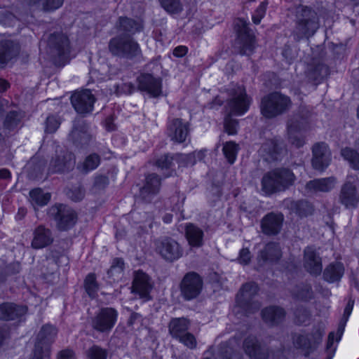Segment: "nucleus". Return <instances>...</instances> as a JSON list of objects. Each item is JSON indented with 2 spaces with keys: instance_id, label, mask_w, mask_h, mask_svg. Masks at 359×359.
Instances as JSON below:
<instances>
[{
  "instance_id": "nucleus-9",
  "label": "nucleus",
  "mask_w": 359,
  "mask_h": 359,
  "mask_svg": "<svg viewBox=\"0 0 359 359\" xmlns=\"http://www.w3.org/2000/svg\"><path fill=\"white\" fill-rule=\"evenodd\" d=\"M358 184V181L353 177L348 176L341 187L339 201L346 208H355L359 203Z\"/></svg>"
},
{
  "instance_id": "nucleus-15",
  "label": "nucleus",
  "mask_w": 359,
  "mask_h": 359,
  "mask_svg": "<svg viewBox=\"0 0 359 359\" xmlns=\"http://www.w3.org/2000/svg\"><path fill=\"white\" fill-rule=\"evenodd\" d=\"M138 89L156 97L162 93V79L151 74H141L137 79Z\"/></svg>"
},
{
  "instance_id": "nucleus-39",
  "label": "nucleus",
  "mask_w": 359,
  "mask_h": 359,
  "mask_svg": "<svg viewBox=\"0 0 359 359\" xmlns=\"http://www.w3.org/2000/svg\"><path fill=\"white\" fill-rule=\"evenodd\" d=\"M30 201L34 207L36 205L43 206L50 200V194L44 192L42 189L37 188L29 192Z\"/></svg>"
},
{
  "instance_id": "nucleus-26",
  "label": "nucleus",
  "mask_w": 359,
  "mask_h": 359,
  "mask_svg": "<svg viewBox=\"0 0 359 359\" xmlns=\"http://www.w3.org/2000/svg\"><path fill=\"white\" fill-rule=\"evenodd\" d=\"M337 179L334 177H324L310 180L306 184L305 189L308 194L329 192L334 189Z\"/></svg>"
},
{
  "instance_id": "nucleus-19",
  "label": "nucleus",
  "mask_w": 359,
  "mask_h": 359,
  "mask_svg": "<svg viewBox=\"0 0 359 359\" xmlns=\"http://www.w3.org/2000/svg\"><path fill=\"white\" fill-rule=\"evenodd\" d=\"M312 165L316 170H323L331 161V153L327 144L318 142L312 148Z\"/></svg>"
},
{
  "instance_id": "nucleus-32",
  "label": "nucleus",
  "mask_w": 359,
  "mask_h": 359,
  "mask_svg": "<svg viewBox=\"0 0 359 359\" xmlns=\"http://www.w3.org/2000/svg\"><path fill=\"white\" fill-rule=\"evenodd\" d=\"M69 136L74 144L81 147L87 144L91 139V136L88 133L87 127L83 125L81 121H75Z\"/></svg>"
},
{
  "instance_id": "nucleus-33",
  "label": "nucleus",
  "mask_w": 359,
  "mask_h": 359,
  "mask_svg": "<svg viewBox=\"0 0 359 359\" xmlns=\"http://www.w3.org/2000/svg\"><path fill=\"white\" fill-rule=\"evenodd\" d=\"M57 335V330L52 325H46L42 327L37 335L36 346L41 348H48L50 345L54 341Z\"/></svg>"
},
{
  "instance_id": "nucleus-4",
  "label": "nucleus",
  "mask_w": 359,
  "mask_h": 359,
  "mask_svg": "<svg viewBox=\"0 0 359 359\" xmlns=\"http://www.w3.org/2000/svg\"><path fill=\"white\" fill-rule=\"evenodd\" d=\"M109 49L113 55L128 59L141 54L140 45L130 35H120L112 38L109 43Z\"/></svg>"
},
{
  "instance_id": "nucleus-2",
  "label": "nucleus",
  "mask_w": 359,
  "mask_h": 359,
  "mask_svg": "<svg viewBox=\"0 0 359 359\" xmlns=\"http://www.w3.org/2000/svg\"><path fill=\"white\" fill-rule=\"evenodd\" d=\"M319 27L316 12L307 6H299L296 10L294 35L297 40L312 36Z\"/></svg>"
},
{
  "instance_id": "nucleus-8",
  "label": "nucleus",
  "mask_w": 359,
  "mask_h": 359,
  "mask_svg": "<svg viewBox=\"0 0 359 359\" xmlns=\"http://www.w3.org/2000/svg\"><path fill=\"white\" fill-rule=\"evenodd\" d=\"M48 213L55 220L57 228L61 231L72 228L76 221L75 212L69 207L62 204L52 206L49 209Z\"/></svg>"
},
{
  "instance_id": "nucleus-41",
  "label": "nucleus",
  "mask_w": 359,
  "mask_h": 359,
  "mask_svg": "<svg viewBox=\"0 0 359 359\" xmlns=\"http://www.w3.org/2000/svg\"><path fill=\"white\" fill-rule=\"evenodd\" d=\"M191 155H183V154H176L175 156H170L169 154H165L161 156L157 159L156 162V165L161 168V169H168L172 166V162L174 160H186L188 158H191Z\"/></svg>"
},
{
  "instance_id": "nucleus-51",
  "label": "nucleus",
  "mask_w": 359,
  "mask_h": 359,
  "mask_svg": "<svg viewBox=\"0 0 359 359\" xmlns=\"http://www.w3.org/2000/svg\"><path fill=\"white\" fill-rule=\"evenodd\" d=\"M107 351L98 346H93L88 350L90 359H107Z\"/></svg>"
},
{
  "instance_id": "nucleus-6",
  "label": "nucleus",
  "mask_w": 359,
  "mask_h": 359,
  "mask_svg": "<svg viewBox=\"0 0 359 359\" xmlns=\"http://www.w3.org/2000/svg\"><path fill=\"white\" fill-rule=\"evenodd\" d=\"M118 318V312L111 307L99 309L91 318L90 325L93 330L101 333H109L114 327Z\"/></svg>"
},
{
  "instance_id": "nucleus-45",
  "label": "nucleus",
  "mask_w": 359,
  "mask_h": 359,
  "mask_svg": "<svg viewBox=\"0 0 359 359\" xmlns=\"http://www.w3.org/2000/svg\"><path fill=\"white\" fill-rule=\"evenodd\" d=\"M100 163V158L96 154H92L88 156L82 165H81V171L88 172L95 170Z\"/></svg>"
},
{
  "instance_id": "nucleus-47",
  "label": "nucleus",
  "mask_w": 359,
  "mask_h": 359,
  "mask_svg": "<svg viewBox=\"0 0 359 359\" xmlns=\"http://www.w3.org/2000/svg\"><path fill=\"white\" fill-rule=\"evenodd\" d=\"M161 6L169 13H178L183 9L180 0H159Z\"/></svg>"
},
{
  "instance_id": "nucleus-14",
  "label": "nucleus",
  "mask_w": 359,
  "mask_h": 359,
  "mask_svg": "<svg viewBox=\"0 0 359 359\" xmlns=\"http://www.w3.org/2000/svg\"><path fill=\"white\" fill-rule=\"evenodd\" d=\"M95 102V98L89 90L76 92L71 97V102L74 109L81 114L90 113Z\"/></svg>"
},
{
  "instance_id": "nucleus-21",
  "label": "nucleus",
  "mask_w": 359,
  "mask_h": 359,
  "mask_svg": "<svg viewBox=\"0 0 359 359\" xmlns=\"http://www.w3.org/2000/svg\"><path fill=\"white\" fill-rule=\"evenodd\" d=\"M280 248L276 243H269L259 251L257 262L260 266L276 263L281 257Z\"/></svg>"
},
{
  "instance_id": "nucleus-18",
  "label": "nucleus",
  "mask_w": 359,
  "mask_h": 359,
  "mask_svg": "<svg viewBox=\"0 0 359 359\" xmlns=\"http://www.w3.org/2000/svg\"><path fill=\"white\" fill-rule=\"evenodd\" d=\"M48 46L50 53L59 57L67 55L70 50L68 37L61 32L50 35L48 40Z\"/></svg>"
},
{
  "instance_id": "nucleus-7",
  "label": "nucleus",
  "mask_w": 359,
  "mask_h": 359,
  "mask_svg": "<svg viewBox=\"0 0 359 359\" xmlns=\"http://www.w3.org/2000/svg\"><path fill=\"white\" fill-rule=\"evenodd\" d=\"M235 29L238 36L236 44L240 54L250 55L255 48V40L248 27V23L239 18L235 22Z\"/></svg>"
},
{
  "instance_id": "nucleus-48",
  "label": "nucleus",
  "mask_w": 359,
  "mask_h": 359,
  "mask_svg": "<svg viewBox=\"0 0 359 359\" xmlns=\"http://www.w3.org/2000/svg\"><path fill=\"white\" fill-rule=\"evenodd\" d=\"M85 289L90 297H94L97 290L98 285L96 282L95 274H88L85 279Z\"/></svg>"
},
{
  "instance_id": "nucleus-56",
  "label": "nucleus",
  "mask_w": 359,
  "mask_h": 359,
  "mask_svg": "<svg viewBox=\"0 0 359 359\" xmlns=\"http://www.w3.org/2000/svg\"><path fill=\"white\" fill-rule=\"evenodd\" d=\"M68 196L74 201H79L84 197V191L81 187H76L69 190Z\"/></svg>"
},
{
  "instance_id": "nucleus-31",
  "label": "nucleus",
  "mask_w": 359,
  "mask_h": 359,
  "mask_svg": "<svg viewBox=\"0 0 359 359\" xmlns=\"http://www.w3.org/2000/svg\"><path fill=\"white\" fill-rule=\"evenodd\" d=\"M191 322L187 318H172L168 325L169 334L177 339L188 331Z\"/></svg>"
},
{
  "instance_id": "nucleus-11",
  "label": "nucleus",
  "mask_w": 359,
  "mask_h": 359,
  "mask_svg": "<svg viewBox=\"0 0 359 359\" xmlns=\"http://www.w3.org/2000/svg\"><path fill=\"white\" fill-rule=\"evenodd\" d=\"M203 288V280L195 272L187 273L182 278L180 284L181 296L186 301H190L196 298Z\"/></svg>"
},
{
  "instance_id": "nucleus-43",
  "label": "nucleus",
  "mask_w": 359,
  "mask_h": 359,
  "mask_svg": "<svg viewBox=\"0 0 359 359\" xmlns=\"http://www.w3.org/2000/svg\"><path fill=\"white\" fill-rule=\"evenodd\" d=\"M124 269V262L121 258H114L111 266L108 270L109 277L112 278L114 280H117L121 278Z\"/></svg>"
},
{
  "instance_id": "nucleus-16",
  "label": "nucleus",
  "mask_w": 359,
  "mask_h": 359,
  "mask_svg": "<svg viewBox=\"0 0 359 359\" xmlns=\"http://www.w3.org/2000/svg\"><path fill=\"white\" fill-rule=\"evenodd\" d=\"M189 133V126L182 119L175 118L170 120L167 125V135L173 142L183 143Z\"/></svg>"
},
{
  "instance_id": "nucleus-36",
  "label": "nucleus",
  "mask_w": 359,
  "mask_h": 359,
  "mask_svg": "<svg viewBox=\"0 0 359 359\" xmlns=\"http://www.w3.org/2000/svg\"><path fill=\"white\" fill-rule=\"evenodd\" d=\"M344 268L341 263L334 262L328 265L323 273L325 280L333 283L338 281L344 275Z\"/></svg>"
},
{
  "instance_id": "nucleus-46",
  "label": "nucleus",
  "mask_w": 359,
  "mask_h": 359,
  "mask_svg": "<svg viewBox=\"0 0 359 359\" xmlns=\"http://www.w3.org/2000/svg\"><path fill=\"white\" fill-rule=\"evenodd\" d=\"M223 153L229 161L232 164L234 163L238 151V145L233 142H226L222 149Z\"/></svg>"
},
{
  "instance_id": "nucleus-27",
  "label": "nucleus",
  "mask_w": 359,
  "mask_h": 359,
  "mask_svg": "<svg viewBox=\"0 0 359 359\" xmlns=\"http://www.w3.org/2000/svg\"><path fill=\"white\" fill-rule=\"evenodd\" d=\"M152 285L149 276L142 271L135 273L133 282L132 291L138 294L141 298L149 299V292Z\"/></svg>"
},
{
  "instance_id": "nucleus-63",
  "label": "nucleus",
  "mask_w": 359,
  "mask_h": 359,
  "mask_svg": "<svg viewBox=\"0 0 359 359\" xmlns=\"http://www.w3.org/2000/svg\"><path fill=\"white\" fill-rule=\"evenodd\" d=\"M43 0H27V2L29 6H34L37 8H40L42 6V3Z\"/></svg>"
},
{
  "instance_id": "nucleus-52",
  "label": "nucleus",
  "mask_w": 359,
  "mask_h": 359,
  "mask_svg": "<svg viewBox=\"0 0 359 359\" xmlns=\"http://www.w3.org/2000/svg\"><path fill=\"white\" fill-rule=\"evenodd\" d=\"M267 5L268 2L266 1H264L260 4L259 7L255 11V13L252 15V19L255 25L259 24L262 19L264 18L266 13Z\"/></svg>"
},
{
  "instance_id": "nucleus-22",
  "label": "nucleus",
  "mask_w": 359,
  "mask_h": 359,
  "mask_svg": "<svg viewBox=\"0 0 359 359\" xmlns=\"http://www.w3.org/2000/svg\"><path fill=\"white\" fill-rule=\"evenodd\" d=\"M243 348L251 359H267L269 357L268 349L261 346L255 337H247L243 342Z\"/></svg>"
},
{
  "instance_id": "nucleus-28",
  "label": "nucleus",
  "mask_w": 359,
  "mask_h": 359,
  "mask_svg": "<svg viewBox=\"0 0 359 359\" xmlns=\"http://www.w3.org/2000/svg\"><path fill=\"white\" fill-rule=\"evenodd\" d=\"M185 238L191 248H199L204 244V232L197 225L188 223L184 227Z\"/></svg>"
},
{
  "instance_id": "nucleus-13",
  "label": "nucleus",
  "mask_w": 359,
  "mask_h": 359,
  "mask_svg": "<svg viewBox=\"0 0 359 359\" xmlns=\"http://www.w3.org/2000/svg\"><path fill=\"white\" fill-rule=\"evenodd\" d=\"M75 163V158L72 152L63 149L57 150L50 161L49 170L52 172H68L74 168Z\"/></svg>"
},
{
  "instance_id": "nucleus-23",
  "label": "nucleus",
  "mask_w": 359,
  "mask_h": 359,
  "mask_svg": "<svg viewBox=\"0 0 359 359\" xmlns=\"http://www.w3.org/2000/svg\"><path fill=\"white\" fill-rule=\"evenodd\" d=\"M304 266L311 275L317 276L323 270L321 257L310 247L304 250Z\"/></svg>"
},
{
  "instance_id": "nucleus-5",
  "label": "nucleus",
  "mask_w": 359,
  "mask_h": 359,
  "mask_svg": "<svg viewBox=\"0 0 359 359\" xmlns=\"http://www.w3.org/2000/svg\"><path fill=\"white\" fill-rule=\"evenodd\" d=\"M258 291V286L255 283H249L243 285L239 293L236 296V312L242 310L246 315L252 314L257 311L261 304L254 299Z\"/></svg>"
},
{
  "instance_id": "nucleus-17",
  "label": "nucleus",
  "mask_w": 359,
  "mask_h": 359,
  "mask_svg": "<svg viewBox=\"0 0 359 359\" xmlns=\"http://www.w3.org/2000/svg\"><path fill=\"white\" fill-rule=\"evenodd\" d=\"M259 152L266 161L273 162L280 160L285 151L279 140H268L262 145Z\"/></svg>"
},
{
  "instance_id": "nucleus-40",
  "label": "nucleus",
  "mask_w": 359,
  "mask_h": 359,
  "mask_svg": "<svg viewBox=\"0 0 359 359\" xmlns=\"http://www.w3.org/2000/svg\"><path fill=\"white\" fill-rule=\"evenodd\" d=\"M118 27L120 31L135 34L141 30L142 25L133 19L121 17Z\"/></svg>"
},
{
  "instance_id": "nucleus-10",
  "label": "nucleus",
  "mask_w": 359,
  "mask_h": 359,
  "mask_svg": "<svg viewBox=\"0 0 359 359\" xmlns=\"http://www.w3.org/2000/svg\"><path fill=\"white\" fill-rule=\"evenodd\" d=\"M157 253L166 261L173 262L180 259L183 255L182 247L175 239L165 237L155 241Z\"/></svg>"
},
{
  "instance_id": "nucleus-1",
  "label": "nucleus",
  "mask_w": 359,
  "mask_h": 359,
  "mask_svg": "<svg viewBox=\"0 0 359 359\" xmlns=\"http://www.w3.org/2000/svg\"><path fill=\"white\" fill-rule=\"evenodd\" d=\"M295 180V175L290 169L277 168L264 175L262 189L268 195L283 191L292 186Z\"/></svg>"
},
{
  "instance_id": "nucleus-64",
  "label": "nucleus",
  "mask_w": 359,
  "mask_h": 359,
  "mask_svg": "<svg viewBox=\"0 0 359 359\" xmlns=\"http://www.w3.org/2000/svg\"><path fill=\"white\" fill-rule=\"evenodd\" d=\"M295 344L299 347L305 346L307 344L306 337L304 336H299L295 341Z\"/></svg>"
},
{
  "instance_id": "nucleus-29",
  "label": "nucleus",
  "mask_w": 359,
  "mask_h": 359,
  "mask_svg": "<svg viewBox=\"0 0 359 359\" xmlns=\"http://www.w3.org/2000/svg\"><path fill=\"white\" fill-rule=\"evenodd\" d=\"M285 316V310L277 306H270L262 311L263 320L271 325H278L281 323Z\"/></svg>"
},
{
  "instance_id": "nucleus-44",
  "label": "nucleus",
  "mask_w": 359,
  "mask_h": 359,
  "mask_svg": "<svg viewBox=\"0 0 359 359\" xmlns=\"http://www.w3.org/2000/svg\"><path fill=\"white\" fill-rule=\"evenodd\" d=\"M341 155L354 169H359V153L350 147H345L341 150Z\"/></svg>"
},
{
  "instance_id": "nucleus-20",
  "label": "nucleus",
  "mask_w": 359,
  "mask_h": 359,
  "mask_svg": "<svg viewBox=\"0 0 359 359\" xmlns=\"http://www.w3.org/2000/svg\"><path fill=\"white\" fill-rule=\"evenodd\" d=\"M283 221L282 213L269 212L262 219V231L266 235H276L280 231Z\"/></svg>"
},
{
  "instance_id": "nucleus-12",
  "label": "nucleus",
  "mask_w": 359,
  "mask_h": 359,
  "mask_svg": "<svg viewBox=\"0 0 359 359\" xmlns=\"http://www.w3.org/2000/svg\"><path fill=\"white\" fill-rule=\"evenodd\" d=\"M250 104V100L245 88L243 86H237L232 90L231 97L226 104V109L230 114L241 116L248 110Z\"/></svg>"
},
{
  "instance_id": "nucleus-42",
  "label": "nucleus",
  "mask_w": 359,
  "mask_h": 359,
  "mask_svg": "<svg viewBox=\"0 0 359 359\" xmlns=\"http://www.w3.org/2000/svg\"><path fill=\"white\" fill-rule=\"evenodd\" d=\"M353 305H354V300L352 299L351 298H350L345 309H344L343 316H342V318L339 322V327L337 329V341L340 340V339L343 334L346 324V323L348 320V318L352 312Z\"/></svg>"
},
{
  "instance_id": "nucleus-30",
  "label": "nucleus",
  "mask_w": 359,
  "mask_h": 359,
  "mask_svg": "<svg viewBox=\"0 0 359 359\" xmlns=\"http://www.w3.org/2000/svg\"><path fill=\"white\" fill-rule=\"evenodd\" d=\"M19 53V46L12 41L0 42V67H4L8 61L16 57Z\"/></svg>"
},
{
  "instance_id": "nucleus-50",
  "label": "nucleus",
  "mask_w": 359,
  "mask_h": 359,
  "mask_svg": "<svg viewBox=\"0 0 359 359\" xmlns=\"http://www.w3.org/2000/svg\"><path fill=\"white\" fill-rule=\"evenodd\" d=\"M233 115L229 114L224 119V129L229 135H235L237 133L238 121L231 118Z\"/></svg>"
},
{
  "instance_id": "nucleus-37",
  "label": "nucleus",
  "mask_w": 359,
  "mask_h": 359,
  "mask_svg": "<svg viewBox=\"0 0 359 359\" xmlns=\"http://www.w3.org/2000/svg\"><path fill=\"white\" fill-rule=\"evenodd\" d=\"M288 208L300 217L311 215L313 210L311 204L306 201H290Z\"/></svg>"
},
{
  "instance_id": "nucleus-59",
  "label": "nucleus",
  "mask_w": 359,
  "mask_h": 359,
  "mask_svg": "<svg viewBox=\"0 0 359 359\" xmlns=\"http://www.w3.org/2000/svg\"><path fill=\"white\" fill-rule=\"evenodd\" d=\"M57 359H75L74 353L70 349L62 350L58 353Z\"/></svg>"
},
{
  "instance_id": "nucleus-35",
  "label": "nucleus",
  "mask_w": 359,
  "mask_h": 359,
  "mask_svg": "<svg viewBox=\"0 0 359 359\" xmlns=\"http://www.w3.org/2000/svg\"><path fill=\"white\" fill-rule=\"evenodd\" d=\"M26 312L24 306L12 303H4L0 305V319L13 320L22 316Z\"/></svg>"
},
{
  "instance_id": "nucleus-60",
  "label": "nucleus",
  "mask_w": 359,
  "mask_h": 359,
  "mask_svg": "<svg viewBox=\"0 0 359 359\" xmlns=\"http://www.w3.org/2000/svg\"><path fill=\"white\" fill-rule=\"evenodd\" d=\"M10 337L9 330L7 327H0V346L4 345Z\"/></svg>"
},
{
  "instance_id": "nucleus-61",
  "label": "nucleus",
  "mask_w": 359,
  "mask_h": 359,
  "mask_svg": "<svg viewBox=\"0 0 359 359\" xmlns=\"http://www.w3.org/2000/svg\"><path fill=\"white\" fill-rule=\"evenodd\" d=\"M316 71L319 72L318 74L314 76V79L317 80L318 78H323L327 74V67L325 65H320L316 67Z\"/></svg>"
},
{
  "instance_id": "nucleus-55",
  "label": "nucleus",
  "mask_w": 359,
  "mask_h": 359,
  "mask_svg": "<svg viewBox=\"0 0 359 359\" xmlns=\"http://www.w3.org/2000/svg\"><path fill=\"white\" fill-rule=\"evenodd\" d=\"M31 359H50V350L47 348L44 349L35 346Z\"/></svg>"
},
{
  "instance_id": "nucleus-25",
  "label": "nucleus",
  "mask_w": 359,
  "mask_h": 359,
  "mask_svg": "<svg viewBox=\"0 0 359 359\" xmlns=\"http://www.w3.org/2000/svg\"><path fill=\"white\" fill-rule=\"evenodd\" d=\"M161 187V179L156 174H150L145 179L144 185L140 189V197L149 202L156 195Z\"/></svg>"
},
{
  "instance_id": "nucleus-62",
  "label": "nucleus",
  "mask_w": 359,
  "mask_h": 359,
  "mask_svg": "<svg viewBox=\"0 0 359 359\" xmlns=\"http://www.w3.org/2000/svg\"><path fill=\"white\" fill-rule=\"evenodd\" d=\"M187 51H188V48L186 46H179L173 50V55L175 57H183L184 55H185L187 54Z\"/></svg>"
},
{
  "instance_id": "nucleus-58",
  "label": "nucleus",
  "mask_w": 359,
  "mask_h": 359,
  "mask_svg": "<svg viewBox=\"0 0 359 359\" xmlns=\"http://www.w3.org/2000/svg\"><path fill=\"white\" fill-rule=\"evenodd\" d=\"M251 259L250 252L248 248H243L240 251L238 260L241 264H248Z\"/></svg>"
},
{
  "instance_id": "nucleus-34",
  "label": "nucleus",
  "mask_w": 359,
  "mask_h": 359,
  "mask_svg": "<svg viewBox=\"0 0 359 359\" xmlns=\"http://www.w3.org/2000/svg\"><path fill=\"white\" fill-rule=\"evenodd\" d=\"M302 121L299 117H293L287 122V131L290 142L297 147L304 145L303 139L297 134L302 129Z\"/></svg>"
},
{
  "instance_id": "nucleus-53",
  "label": "nucleus",
  "mask_w": 359,
  "mask_h": 359,
  "mask_svg": "<svg viewBox=\"0 0 359 359\" xmlns=\"http://www.w3.org/2000/svg\"><path fill=\"white\" fill-rule=\"evenodd\" d=\"M64 0H43L41 9L45 11H54L63 4Z\"/></svg>"
},
{
  "instance_id": "nucleus-54",
  "label": "nucleus",
  "mask_w": 359,
  "mask_h": 359,
  "mask_svg": "<svg viewBox=\"0 0 359 359\" xmlns=\"http://www.w3.org/2000/svg\"><path fill=\"white\" fill-rule=\"evenodd\" d=\"M60 123L59 120L53 116H48L46 119V131L53 133L59 128Z\"/></svg>"
},
{
  "instance_id": "nucleus-38",
  "label": "nucleus",
  "mask_w": 359,
  "mask_h": 359,
  "mask_svg": "<svg viewBox=\"0 0 359 359\" xmlns=\"http://www.w3.org/2000/svg\"><path fill=\"white\" fill-rule=\"evenodd\" d=\"M292 294L296 299L304 302L309 301L313 297L312 287L306 283L296 285L292 290Z\"/></svg>"
},
{
  "instance_id": "nucleus-3",
  "label": "nucleus",
  "mask_w": 359,
  "mask_h": 359,
  "mask_svg": "<svg viewBox=\"0 0 359 359\" xmlns=\"http://www.w3.org/2000/svg\"><path fill=\"white\" fill-rule=\"evenodd\" d=\"M291 104L289 97L277 92L272 93L262 98L261 112L266 118H274L289 110Z\"/></svg>"
},
{
  "instance_id": "nucleus-24",
  "label": "nucleus",
  "mask_w": 359,
  "mask_h": 359,
  "mask_svg": "<svg viewBox=\"0 0 359 359\" xmlns=\"http://www.w3.org/2000/svg\"><path fill=\"white\" fill-rule=\"evenodd\" d=\"M54 237L51 230L43 225L37 226L33 232L31 245L34 249H42L53 243Z\"/></svg>"
},
{
  "instance_id": "nucleus-49",
  "label": "nucleus",
  "mask_w": 359,
  "mask_h": 359,
  "mask_svg": "<svg viewBox=\"0 0 359 359\" xmlns=\"http://www.w3.org/2000/svg\"><path fill=\"white\" fill-rule=\"evenodd\" d=\"M177 339L190 349H194L196 347L197 341L196 337L189 332H187Z\"/></svg>"
},
{
  "instance_id": "nucleus-57",
  "label": "nucleus",
  "mask_w": 359,
  "mask_h": 359,
  "mask_svg": "<svg viewBox=\"0 0 359 359\" xmlns=\"http://www.w3.org/2000/svg\"><path fill=\"white\" fill-rule=\"evenodd\" d=\"M134 90V86L131 83H121L116 86V92L117 94L126 93L130 94Z\"/></svg>"
}]
</instances>
